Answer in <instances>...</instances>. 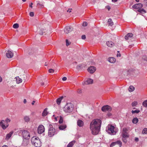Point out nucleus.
I'll use <instances>...</instances> for the list:
<instances>
[{
  "label": "nucleus",
  "mask_w": 147,
  "mask_h": 147,
  "mask_svg": "<svg viewBox=\"0 0 147 147\" xmlns=\"http://www.w3.org/2000/svg\"><path fill=\"white\" fill-rule=\"evenodd\" d=\"M138 121V119L137 117L134 118L132 120V123H134L136 124Z\"/></svg>",
  "instance_id": "obj_28"
},
{
  "label": "nucleus",
  "mask_w": 147,
  "mask_h": 147,
  "mask_svg": "<svg viewBox=\"0 0 147 147\" xmlns=\"http://www.w3.org/2000/svg\"><path fill=\"white\" fill-rule=\"evenodd\" d=\"M101 124V120L98 119H94L91 122L90 128L93 135H96L98 134L100 131Z\"/></svg>",
  "instance_id": "obj_1"
},
{
  "label": "nucleus",
  "mask_w": 147,
  "mask_h": 147,
  "mask_svg": "<svg viewBox=\"0 0 147 147\" xmlns=\"http://www.w3.org/2000/svg\"><path fill=\"white\" fill-rule=\"evenodd\" d=\"M102 111L105 112L107 111H111L112 110L111 107L108 105L103 106L101 109Z\"/></svg>",
  "instance_id": "obj_10"
},
{
  "label": "nucleus",
  "mask_w": 147,
  "mask_h": 147,
  "mask_svg": "<svg viewBox=\"0 0 147 147\" xmlns=\"http://www.w3.org/2000/svg\"><path fill=\"white\" fill-rule=\"evenodd\" d=\"M24 119L25 122H28L30 120V118L29 116H26L24 117Z\"/></svg>",
  "instance_id": "obj_29"
},
{
  "label": "nucleus",
  "mask_w": 147,
  "mask_h": 147,
  "mask_svg": "<svg viewBox=\"0 0 147 147\" xmlns=\"http://www.w3.org/2000/svg\"><path fill=\"white\" fill-rule=\"evenodd\" d=\"M75 142V140L71 142L67 145V147H72Z\"/></svg>",
  "instance_id": "obj_22"
},
{
  "label": "nucleus",
  "mask_w": 147,
  "mask_h": 147,
  "mask_svg": "<svg viewBox=\"0 0 147 147\" xmlns=\"http://www.w3.org/2000/svg\"><path fill=\"white\" fill-rule=\"evenodd\" d=\"M66 45L67 46L71 44V42L68 41L67 39L66 40Z\"/></svg>",
  "instance_id": "obj_40"
},
{
  "label": "nucleus",
  "mask_w": 147,
  "mask_h": 147,
  "mask_svg": "<svg viewBox=\"0 0 147 147\" xmlns=\"http://www.w3.org/2000/svg\"><path fill=\"white\" fill-rule=\"evenodd\" d=\"M55 124H50L49 125V129L48 132V136L50 137H51L53 136L55 134V129L54 128L55 127Z\"/></svg>",
  "instance_id": "obj_4"
},
{
  "label": "nucleus",
  "mask_w": 147,
  "mask_h": 147,
  "mask_svg": "<svg viewBox=\"0 0 147 147\" xmlns=\"http://www.w3.org/2000/svg\"><path fill=\"white\" fill-rule=\"evenodd\" d=\"M128 130L126 128H123L122 131L121 132V134H128Z\"/></svg>",
  "instance_id": "obj_25"
},
{
  "label": "nucleus",
  "mask_w": 147,
  "mask_h": 147,
  "mask_svg": "<svg viewBox=\"0 0 147 147\" xmlns=\"http://www.w3.org/2000/svg\"><path fill=\"white\" fill-rule=\"evenodd\" d=\"M88 23L85 22H84L82 24V26H86L87 25Z\"/></svg>",
  "instance_id": "obj_45"
},
{
  "label": "nucleus",
  "mask_w": 147,
  "mask_h": 147,
  "mask_svg": "<svg viewBox=\"0 0 147 147\" xmlns=\"http://www.w3.org/2000/svg\"><path fill=\"white\" fill-rule=\"evenodd\" d=\"M117 0H112V1L113 2H117Z\"/></svg>",
  "instance_id": "obj_54"
},
{
  "label": "nucleus",
  "mask_w": 147,
  "mask_h": 147,
  "mask_svg": "<svg viewBox=\"0 0 147 147\" xmlns=\"http://www.w3.org/2000/svg\"><path fill=\"white\" fill-rule=\"evenodd\" d=\"M81 67V66L80 65H78V67Z\"/></svg>",
  "instance_id": "obj_61"
},
{
  "label": "nucleus",
  "mask_w": 147,
  "mask_h": 147,
  "mask_svg": "<svg viewBox=\"0 0 147 147\" xmlns=\"http://www.w3.org/2000/svg\"><path fill=\"white\" fill-rule=\"evenodd\" d=\"M44 28V26L41 25L38 27L37 30L40 34L42 35L43 32H45V29Z\"/></svg>",
  "instance_id": "obj_8"
},
{
  "label": "nucleus",
  "mask_w": 147,
  "mask_h": 147,
  "mask_svg": "<svg viewBox=\"0 0 147 147\" xmlns=\"http://www.w3.org/2000/svg\"><path fill=\"white\" fill-rule=\"evenodd\" d=\"M138 102L136 101L133 102L131 104L132 106L133 107H135L136 106Z\"/></svg>",
  "instance_id": "obj_36"
},
{
  "label": "nucleus",
  "mask_w": 147,
  "mask_h": 147,
  "mask_svg": "<svg viewBox=\"0 0 147 147\" xmlns=\"http://www.w3.org/2000/svg\"><path fill=\"white\" fill-rule=\"evenodd\" d=\"M20 132H22L23 137L25 139L28 140L30 138V135L29 132L25 130H21Z\"/></svg>",
  "instance_id": "obj_7"
},
{
  "label": "nucleus",
  "mask_w": 147,
  "mask_h": 147,
  "mask_svg": "<svg viewBox=\"0 0 147 147\" xmlns=\"http://www.w3.org/2000/svg\"><path fill=\"white\" fill-rule=\"evenodd\" d=\"M78 92L79 93H81V92H82V91H81V90H78Z\"/></svg>",
  "instance_id": "obj_55"
},
{
  "label": "nucleus",
  "mask_w": 147,
  "mask_h": 147,
  "mask_svg": "<svg viewBox=\"0 0 147 147\" xmlns=\"http://www.w3.org/2000/svg\"><path fill=\"white\" fill-rule=\"evenodd\" d=\"M16 79L17 83L18 84L21 83L22 82V79L19 78L18 77H17L16 78Z\"/></svg>",
  "instance_id": "obj_24"
},
{
  "label": "nucleus",
  "mask_w": 147,
  "mask_h": 147,
  "mask_svg": "<svg viewBox=\"0 0 147 147\" xmlns=\"http://www.w3.org/2000/svg\"><path fill=\"white\" fill-rule=\"evenodd\" d=\"M108 22L109 23V25L110 26H112L113 24V22L112 21L111 19L110 18L108 20Z\"/></svg>",
  "instance_id": "obj_30"
},
{
  "label": "nucleus",
  "mask_w": 147,
  "mask_h": 147,
  "mask_svg": "<svg viewBox=\"0 0 147 147\" xmlns=\"http://www.w3.org/2000/svg\"><path fill=\"white\" fill-rule=\"evenodd\" d=\"M74 109L73 105L71 103H68L63 108V110L65 113H69L72 112Z\"/></svg>",
  "instance_id": "obj_2"
},
{
  "label": "nucleus",
  "mask_w": 147,
  "mask_h": 147,
  "mask_svg": "<svg viewBox=\"0 0 147 147\" xmlns=\"http://www.w3.org/2000/svg\"><path fill=\"white\" fill-rule=\"evenodd\" d=\"M86 38V36L84 35H82V39H85Z\"/></svg>",
  "instance_id": "obj_47"
},
{
  "label": "nucleus",
  "mask_w": 147,
  "mask_h": 147,
  "mask_svg": "<svg viewBox=\"0 0 147 147\" xmlns=\"http://www.w3.org/2000/svg\"><path fill=\"white\" fill-rule=\"evenodd\" d=\"M2 147H8L6 145H4Z\"/></svg>",
  "instance_id": "obj_59"
},
{
  "label": "nucleus",
  "mask_w": 147,
  "mask_h": 147,
  "mask_svg": "<svg viewBox=\"0 0 147 147\" xmlns=\"http://www.w3.org/2000/svg\"><path fill=\"white\" fill-rule=\"evenodd\" d=\"M47 108H45L43 112L42 115L43 116H45L48 114V112L47 111Z\"/></svg>",
  "instance_id": "obj_26"
},
{
  "label": "nucleus",
  "mask_w": 147,
  "mask_h": 147,
  "mask_svg": "<svg viewBox=\"0 0 147 147\" xmlns=\"http://www.w3.org/2000/svg\"><path fill=\"white\" fill-rule=\"evenodd\" d=\"M135 89V88L132 86H129L128 90L130 92H133Z\"/></svg>",
  "instance_id": "obj_31"
},
{
  "label": "nucleus",
  "mask_w": 147,
  "mask_h": 147,
  "mask_svg": "<svg viewBox=\"0 0 147 147\" xmlns=\"http://www.w3.org/2000/svg\"><path fill=\"white\" fill-rule=\"evenodd\" d=\"M115 143H116V144H119L120 147L122 145V142L120 141H117L115 142Z\"/></svg>",
  "instance_id": "obj_35"
},
{
  "label": "nucleus",
  "mask_w": 147,
  "mask_h": 147,
  "mask_svg": "<svg viewBox=\"0 0 147 147\" xmlns=\"http://www.w3.org/2000/svg\"><path fill=\"white\" fill-rule=\"evenodd\" d=\"M121 135L122 136V140L124 143H126L127 142L126 139L129 136L128 134H121Z\"/></svg>",
  "instance_id": "obj_12"
},
{
  "label": "nucleus",
  "mask_w": 147,
  "mask_h": 147,
  "mask_svg": "<svg viewBox=\"0 0 147 147\" xmlns=\"http://www.w3.org/2000/svg\"><path fill=\"white\" fill-rule=\"evenodd\" d=\"M71 9H69L68 10H67V12H69V13H70L71 12Z\"/></svg>",
  "instance_id": "obj_50"
},
{
  "label": "nucleus",
  "mask_w": 147,
  "mask_h": 147,
  "mask_svg": "<svg viewBox=\"0 0 147 147\" xmlns=\"http://www.w3.org/2000/svg\"><path fill=\"white\" fill-rule=\"evenodd\" d=\"M30 16L31 17H33L34 16V13L33 12H31L30 13Z\"/></svg>",
  "instance_id": "obj_44"
},
{
  "label": "nucleus",
  "mask_w": 147,
  "mask_h": 147,
  "mask_svg": "<svg viewBox=\"0 0 147 147\" xmlns=\"http://www.w3.org/2000/svg\"><path fill=\"white\" fill-rule=\"evenodd\" d=\"M67 78L65 77H64L62 78V80L63 81H64L66 80H67Z\"/></svg>",
  "instance_id": "obj_48"
},
{
  "label": "nucleus",
  "mask_w": 147,
  "mask_h": 147,
  "mask_svg": "<svg viewBox=\"0 0 147 147\" xmlns=\"http://www.w3.org/2000/svg\"><path fill=\"white\" fill-rule=\"evenodd\" d=\"M133 36V34L132 33H129L125 36V38L126 40H127L129 37H131Z\"/></svg>",
  "instance_id": "obj_21"
},
{
  "label": "nucleus",
  "mask_w": 147,
  "mask_h": 147,
  "mask_svg": "<svg viewBox=\"0 0 147 147\" xmlns=\"http://www.w3.org/2000/svg\"><path fill=\"white\" fill-rule=\"evenodd\" d=\"M116 59L113 57H111L108 59V61L111 63H113L115 62Z\"/></svg>",
  "instance_id": "obj_19"
},
{
  "label": "nucleus",
  "mask_w": 147,
  "mask_h": 147,
  "mask_svg": "<svg viewBox=\"0 0 147 147\" xmlns=\"http://www.w3.org/2000/svg\"><path fill=\"white\" fill-rule=\"evenodd\" d=\"M63 96H61V97L58 98L56 100L57 103L58 105H59L60 104L62 100L63 99Z\"/></svg>",
  "instance_id": "obj_18"
},
{
  "label": "nucleus",
  "mask_w": 147,
  "mask_h": 147,
  "mask_svg": "<svg viewBox=\"0 0 147 147\" xmlns=\"http://www.w3.org/2000/svg\"><path fill=\"white\" fill-rule=\"evenodd\" d=\"M138 11L140 12V13H144L146 12L145 10L144 9H139L138 10Z\"/></svg>",
  "instance_id": "obj_33"
},
{
  "label": "nucleus",
  "mask_w": 147,
  "mask_h": 147,
  "mask_svg": "<svg viewBox=\"0 0 147 147\" xmlns=\"http://www.w3.org/2000/svg\"><path fill=\"white\" fill-rule=\"evenodd\" d=\"M88 71L91 74L93 73L96 70V68L93 66H91L88 68Z\"/></svg>",
  "instance_id": "obj_14"
},
{
  "label": "nucleus",
  "mask_w": 147,
  "mask_h": 147,
  "mask_svg": "<svg viewBox=\"0 0 147 147\" xmlns=\"http://www.w3.org/2000/svg\"><path fill=\"white\" fill-rule=\"evenodd\" d=\"M59 117L60 119L59 121V123L60 124L62 123H63V117L61 116H60Z\"/></svg>",
  "instance_id": "obj_37"
},
{
  "label": "nucleus",
  "mask_w": 147,
  "mask_h": 147,
  "mask_svg": "<svg viewBox=\"0 0 147 147\" xmlns=\"http://www.w3.org/2000/svg\"><path fill=\"white\" fill-rule=\"evenodd\" d=\"M143 134H146L147 133V128H144L142 131Z\"/></svg>",
  "instance_id": "obj_38"
},
{
  "label": "nucleus",
  "mask_w": 147,
  "mask_h": 147,
  "mask_svg": "<svg viewBox=\"0 0 147 147\" xmlns=\"http://www.w3.org/2000/svg\"><path fill=\"white\" fill-rule=\"evenodd\" d=\"M73 30V28L71 26H67L65 27L64 29V32L65 34H68L71 32Z\"/></svg>",
  "instance_id": "obj_9"
},
{
  "label": "nucleus",
  "mask_w": 147,
  "mask_h": 147,
  "mask_svg": "<svg viewBox=\"0 0 147 147\" xmlns=\"http://www.w3.org/2000/svg\"><path fill=\"white\" fill-rule=\"evenodd\" d=\"M66 127V125H61L59 127V129L61 130H63Z\"/></svg>",
  "instance_id": "obj_27"
},
{
  "label": "nucleus",
  "mask_w": 147,
  "mask_h": 147,
  "mask_svg": "<svg viewBox=\"0 0 147 147\" xmlns=\"http://www.w3.org/2000/svg\"><path fill=\"white\" fill-rule=\"evenodd\" d=\"M38 132L39 134H41L42 133L45 131V128L42 125H40L38 127Z\"/></svg>",
  "instance_id": "obj_11"
},
{
  "label": "nucleus",
  "mask_w": 147,
  "mask_h": 147,
  "mask_svg": "<svg viewBox=\"0 0 147 147\" xmlns=\"http://www.w3.org/2000/svg\"><path fill=\"white\" fill-rule=\"evenodd\" d=\"M142 105L144 107H147V100H145L142 102Z\"/></svg>",
  "instance_id": "obj_32"
},
{
  "label": "nucleus",
  "mask_w": 147,
  "mask_h": 147,
  "mask_svg": "<svg viewBox=\"0 0 147 147\" xmlns=\"http://www.w3.org/2000/svg\"><path fill=\"white\" fill-rule=\"evenodd\" d=\"M33 4L32 3H31L30 5L29 6L31 8L32 7V5H33Z\"/></svg>",
  "instance_id": "obj_51"
},
{
  "label": "nucleus",
  "mask_w": 147,
  "mask_h": 147,
  "mask_svg": "<svg viewBox=\"0 0 147 147\" xmlns=\"http://www.w3.org/2000/svg\"><path fill=\"white\" fill-rule=\"evenodd\" d=\"M93 80L91 79H88L85 81L83 84H92L93 83Z\"/></svg>",
  "instance_id": "obj_16"
},
{
  "label": "nucleus",
  "mask_w": 147,
  "mask_h": 147,
  "mask_svg": "<svg viewBox=\"0 0 147 147\" xmlns=\"http://www.w3.org/2000/svg\"><path fill=\"white\" fill-rule=\"evenodd\" d=\"M10 121V120L7 119L5 120H2L0 122V125L3 129H5L9 126L8 122Z\"/></svg>",
  "instance_id": "obj_5"
},
{
  "label": "nucleus",
  "mask_w": 147,
  "mask_h": 147,
  "mask_svg": "<svg viewBox=\"0 0 147 147\" xmlns=\"http://www.w3.org/2000/svg\"><path fill=\"white\" fill-rule=\"evenodd\" d=\"M138 138H136L135 139V141L136 142H138Z\"/></svg>",
  "instance_id": "obj_53"
},
{
  "label": "nucleus",
  "mask_w": 147,
  "mask_h": 147,
  "mask_svg": "<svg viewBox=\"0 0 147 147\" xmlns=\"http://www.w3.org/2000/svg\"><path fill=\"white\" fill-rule=\"evenodd\" d=\"M114 126L109 125L106 127V131L109 134L114 135L116 134V132L114 131Z\"/></svg>",
  "instance_id": "obj_6"
},
{
  "label": "nucleus",
  "mask_w": 147,
  "mask_h": 147,
  "mask_svg": "<svg viewBox=\"0 0 147 147\" xmlns=\"http://www.w3.org/2000/svg\"><path fill=\"white\" fill-rule=\"evenodd\" d=\"M45 66H47V63H45Z\"/></svg>",
  "instance_id": "obj_63"
},
{
  "label": "nucleus",
  "mask_w": 147,
  "mask_h": 147,
  "mask_svg": "<svg viewBox=\"0 0 147 147\" xmlns=\"http://www.w3.org/2000/svg\"><path fill=\"white\" fill-rule=\"evenodd\" d=\"M117 57H120L121 56V54L119 53H117Z\"/></svg>",
  "instance_id": "obj_52"
},
{
  "label": "nucleus",
  "mask_w": 147,
  "mask_h": 147,
  "mask_svg": "<svg viewBox=\"0 0 147 147\" xmlns=\"http://www.w3.org/2000/svg\"><path fill=\"white\" fill-rule=\"evenodd\" d=\"M7 57L8 58H11L13 56V53L10 51H8L6 54Z\"/></svg>",
  "instance_id": "obj_15"
},
{
  "label": "nucleus",
  "mask_w": 147,
  "mask_h": 147,
  "mask_svg": "<svg viewBox=\"0 0 147 147\" xmlns=\"http://www.w3.org/2000/svg\"><path fill=\"white\" fill-rule=\"evenodd\" d=\"M143 6V5L141 3H138L132 6V7L134 9H139L141 8Z\"/></svg>",
  "instance_id": "obj_13"
},
{
  "label": "nucleus",
  "mask_w": 147,
  "mask_h": 147,
  "mask_svg": "<svg viewBox=\"0 0 147 147\" xmlns=\"http://www.w3.org/2000/svg\"><path fill=\"white\" fill-rule=\"evenodd\" d=\"M83 122L81 120H78L77 122V125L79 127H82L83 125Z\"/></svg>",
  "instance_id": "obj_20"
},
{
  "label": "nucleus",
  "mask_w": 147,
  "mask_h": 147,
  "mask_svg": "<svg viewBox=\"0 0 147 147\" xmlns=\"http://www.w3.org/2000/svg\"><path fill=\"white\" fill-rule=\"evenodd\" d=\"M32 144L36 147H39L41 145V142L39 138L37 136H33L31 139Z\"/></svg>",
  "instance_id": "obj_3"
},
{
  "label": "nucleus",
  "mask_w": 147,
  "mask_h": 147,
  "mask_svg": "<svg viewBox=\"0 0 147 147\" xmlns=\"http://www.w3.org/2000/svg\"><path fill=\"white\" fill-rule=\"evenodd\" d=\"M19 24L17 23H16L14 24L13 26V27L14 28L16 29L19 27Z\"/></svg>",
  "instance_id": "obj_34"
},
{
  "label": "nucleus",
  "mask_w": 147,
  "mask_h": 147,
  "mask_svg": "<svg viewBox=\"0 0 147 147\" xmlns=\"http://www.w3.org/2000/svg\"><path fill=\"white\" fill-rule=\"evenodd\" d=\"M24 103H26V99H24Z\"/></svg>",
  "instance_id": "obj_56"
},
{
  "label": "nucleus",
  "mask_w": 147,
  "mask_h": 147,
  "mask_svg": "<svg viewBox=\"0 0 147 147\" xmlns=\"http://www.w3.org/2000/svg\"><path fill=\"white\" fill-rule=\"evenodd\" d=\"M24 76L23 80H24V82H25L26 80V75H24Z\"/></svg>",
  "instance_id": "obj_49"
},
{
  "label": "nucleus",
  "mask_w": 147,
  "mask_h": 147,
  "mask_svg": "<svg viewBox=\"0 0 147 147\" xmlns=\"http://www.w3.org/2000/svg\"><path fill=\"white\" fill-rule=\"evenodd\" d=\"M37 5L38 6H39L40 7L43 6V5L42 4L39 3V2L37 4Z\"/></svg>",
  "instance_id": "obj_46"
},
{
  "label": "nucleus",
  "mask_w": 147,
  "mask_h": 147,
  "mask_svg": "<svg viewBox=\"0 0 147 147\" xmlns=\"http://www.w3.org/2000/svg\"><path fill=\"white\" fill-rule=\"evenodd\" d=\"M142 59L144 61H146L147 62V57L145 55L143 56L142 57Z\"/></svg>",
  "instance_id": "obj_43"
},
{
  "label": "nucleus",
  "mask_w": 147,
  "mask_h": 147,
  "mask_svg": "<svg viewBox=\"0 0 147 147\" xmlns=\"http://www.w3.org/2000/svg\"><path fill=\"white\" fill-rule=\"evenodd\" d=\"M35 102V101H33L32 103V105H34Z\"/></svg>",
  "instance_id": "obj_57"
},
{
  "label": "nucleus",
  "mask_w": 147,
  "mask_h": 147,
  "mask_svg": "<svg viewBox=\"0 0 147 147\" xmlns=\"http://www.w3.org/2000/svg\"><path fill=\"white\" fill-rule=\"evenodd\" d=\"M146 114L147 115V111L146 112Z\"/></svg>",
  "instance_id": "obj_64"
},
{
  "label": "nucleus",
  "mask_w": 147,
  "mask_h": 147,
  "mask_svg": "<svg viewBox=\"0 0 147 147\" xmlns=\"http://www.w3.org/2000/svg\"><path fill=\"white\" fill-rule=\"evenodd\" d=\"M54 70L52 69H49V73L52 74L54 72Z\"/></svg>",
  "instance_id": "obj_42"
},
{
  "label": "nucleus",
  "mask_w": 147,
  "mask_h": 147,
  "mask_svg": "<svg viewBox=\"0 0 147 147\" xmlns=\"http://www.w3.org/2000/svg\"><path fill=\"white\" fill-rule=\"evenodd\" d=\"M106 44L108 47H113L114 45V43L111 41L107 42Z\"/></svg>",
  "instance_id": "obj_17"
},
{
  "label": "nucleus",
  "mask_w": 147,
  "mask_h": 147,
  "mask_svg": "<svg viewBox=\"0 0 147 147\" xmlns=\"http://www.w3.org/2000/svg\"><path fill=\"white\" fill-rule=\"evenodd\" d=\"M41 84L42 85H44V83H41Z\"/></svg>",
  "instance_id": "obj_62"
},
{
  "label": "nucleus",
  "mask_w": 147,
  "mask_h": 147,
  "mask_svg": "<svg viewBox=\"0 0 147 147\" xmlns=\"http://www.w3.org/2000/svg\"><path fill=\"white\" fill-rule=\"evenodd\" d=\"M13 133V131H11L7 135L6 138V139L8 140L9 139L11 136L12 135Z\"/></svg>",
  "instance_id": "obj_23"
},
{
  "label": "nucleus",
  "mask_w": 147,
  "mask_h": 147,
  "mask_svg": "<svg viewBox=\"0 0 147 147\" xmlns=\"http://www.w3.org/2000/svg\"><path fill=\"white\" fill-rule=\"evenodd\" d=\"M2 81V78L0 76V82H1Z\"/></svg>",
  "instance_id": "obj_58"
},
{
  "label": "nucleus",
  "mask_w": 147,
  "mask_h": 147,
  "mask_svg": "<svg viewBox=\"0 0 147 147\" xmlns=\"http://www.w3.org/2000/svg\"><path fill=\"white\" fill-rule=\"evenodd\" d=\"M116 143H115V142H112L110 145V147H113V146L116 144Z\"/></svg>",
  "instance_id": "obj_41"
},
{
  "label": "nucleus",
  "mask_w": 147,
  "mask_h": 147,
  "mask_svg": "<svg viewBox=\"0 0 147 147\" xmlns=\"http://www.w3.org/2000/svg\"><path fill=\"white\" fill-rule=\"evenodd\" d=\"M140 112V111L139 110H132L131 111V113L133 114L134 113H139Z\"/></svg>",
  "instance_id": "obj_39"
},
{
  "label": "nucleus",
  "mask_w": 147,
  "mask_h": 147,
  "mask_svg": "<svg viewBox=\"0 0 147 147\" xmlns=\"http://www.w3.org/2000/svg\"><path fill=\"white\" fill-rule=\"evenodd\" d=\"M23 2H25L26 1V0H22Z\"/></svg>",
  "instance_id": "obj_60"
}]
</instances>
